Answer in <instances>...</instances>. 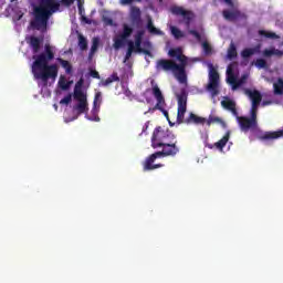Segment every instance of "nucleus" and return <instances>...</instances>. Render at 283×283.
Returning a JSON list of instances; mask_svg holds the SVG:
<instances>
[{"label":"nucleus","mask_w":283,"mask_h":283,"mask_svg":"<svg viewBox=\"0 0 283 283\" xmlns=\"http://www.w3.org/2000/svg\"><path fill=\"white\" fill-rule=\"evenodd\" d=\"M39 3L33 6V20H31V28L45 34L48 32V23L52 14L61 12V6L70 8L74 0H38Z\"/></svg>","instance_id":"1"},{"label":"nucleus","mask_w":283,"mask_h":283,"mask_svg":"<svg viewBox=\"0 0 283 283\" xmlns=\"http://www.w3.org/2000/svg\"><path fill=\"white\" fill-rule=\"evenodd\" d=\"M168 55L171 59H177L179 63L169 59H159L156 62L157 72H171L179 83H187V65H189V57L182 54V49L180 48L170 49Z\"/></svg>","instance_id":"2"},{"label":"nucleus","mask_w":283,"mask_h":283,"mask_svg":"<svg viewBox=\"0 0 283 283\" xmlns=\"http://www.w3.org/2000/svg\"><path fill=\"white\" fill-rule=\"evenodd\" d=\"M34 62L32 64L33 76L39 81L44 82L48 85V81L52 78L56 81L59 76V66L56 64H49L54 59V51L50 44H45L44 52L33 56Z\"/></svg>","instance_id":"3"},{"label":"nucleus","mask_w":283,"mask_h":283,"mask_svg":"<svg viewBox=\"0 0 283 283\" xmlns=\"http://www.w3.org/2000/svg\"><path fill=\"white\" fill-rule=\"evenodd\" d=\"M161 150L156 151L148 156L143 164L144 171H154V169H160V167H165L163 164H155L157 158H174L180 154V147H178L177 142H167L161 146Z\"/></svg>","instance_id":"4"},{"label":"nucleus","mask_w":283,"mask_h":283,"mask_svg":"<svg viewBox=\"0 0 283 283\" xmlns=\"http://www.w3.org/2000/svg\"><path fill=\"white\" fill-rule=\"evenodd\" d=\"M83 83H85V80L81 77L74 87L73 98L77 101V104L73 106V113L76 114L75 118H78L82 114H87V112H90L87 95L83 92ZM75 118H73V120H75Z\"/></svg>","instance_id":"5"},{"label":"nucleus","mask_w":283,"mask_h":283,"mask_svg":"<svg viewBox=\"0 0 283 283\" xmlns=\"http://www.w3.org/2000/svg\"><path fill=\"white\" fill-rule=\"evenodd\" d=\"M174 140H176V135L169 128L157 126L153 132L151 147L153 149H160L163 144L172 143Z\"/></svg>","instance_id":"6"},{"label":"nucleus","mask_w":283,"mask_h":283,"mask_svg":"<svg viewBox=\"0 0 283 283\" xmlns=\"http://www.w3.org/2000/svg\"><path fill=\"white\" fill-rule=\"evenodd\" d=\"M209 83L207 85V91L210 92L212 98H216L218 94H220V91L218 90L220 85V73H218V70L213 64L209 63Z\"/></svg>","instance_id":"7"},{"label":"nucleus","mask_w":283,"mask_h":283,"mask_svg":"<svg viewBox=\"0 0 283 283\" xmlns=\"http://www.w3.org/2000/svg\"><path fill=\"white\" fill-rule=\"evenodd\" d=\"M153 85V96L156 98L157 104L155 105L154 109H158L160 113L164 114L165 118H167L170 127H174V123L169 120V112L165 109V96H163V91H160V87H158V84H154V81L151 82Z\"/></svg>","instance_id":"8"},{"label":"nucleus","mask_w":283,"mask_h":283,"mask_svg":"<svg viewBox=\"0 0 283 283\" xmlns=\"http://www.w3.org/2000/svg\"><path fill=\"white\" fill-rule=\"evenodd\" d=\"M222 17L224 21H229V23H235V21H247L249 17L247 13L240 11L239 9H224L222 11Z\"/></svg>","instance_id":"9"},{"label":"nucleus","mask_w":283,"mask_h":283,"mask_svg":"<svg viewBox=\"0 0 283 283\" xmlns=\"http://www.w3.org/2000/svg\"><path fill=\"white\" fill-rule=\"evenodd\" d=\"M237 120L242 132H254V129H258V119L255 117L238 116Z\"/></svg>","instance_id":"10"},{"label":"nucleus","mask_w":283,"mask_h":283,"mask_svg":"<svg viewBox=\"0 0 283 283\" xmlns=\"http://www.w3.org/2000/svg\"><path fill=\"white\" fill-rule=\"evenodd\" d=\"M172 14H176V17H182L185 24L187 28L191 25V21H193V12L185 10L182 7H174L171 9Z\"/></svg>","instance_id":"11"},{"label":"nucleus","mask_w":283,"mask_h":283,"mask_svg":"<svg viewBox=\"0 0 283 283\" xmlns=\"http://www.w3.org/2000/svg\"><path fill=\"white\" fill-rule=\"evenodd\" d=\"M27 43H29L33 54H39V52L41 51V45H43V36L38 38L31 35L27 39Z\"/></svg>","instance_id":"12"},{"label":"nucleus","mask_w":283,"mask_h":283,"mask_svg":"<svg viewBox=\"0 0 283 283\" xmlns=\"http://www.w3.org/2000/svg\"><path fill=\"white\" fill-rule=\"evenodd\" d=\"M207 118L200 117L195 113H189V116L185 120V125H205Z\"/></svg>","instance_id":"13"},{"label":"nucleus","mask_w":283,"mask_h":283,"mask_svg":"<svg viewBox=\"0 0 283 283\" xmlns=\"http://www.w3.org/2000/svg\"><path fill=\"white\" fill-rule=\"evenodd\" d=\"M130 21L133 25H140L143 23V20L140 19V8L138 7H132L130 8Z\"/></svg>","instance_id":"14"},{"label":"nucleus","mask_w":283,"mask_h":283,"mask_svg":"<svg viewBox=\"0 0 283 283\" xmlns=\"http://www.w3.org/2000/svg\"><path fill=\"white\" fill-rule=\"evenodd\" d=\"M245 94L251 98L252 104L260 105V103H262V93H260V91L245 90Z\"/></svg>","instance_id":"15"},{"label":"nucleus","mask_w":283,"mask_h":283,"mask_svg":"<svg viewBox=\"0 0 283 283\" xmlns=\"http://www.w3.org/2000/svg\"><path fill=\"white\" fill-rule=\"evenodd\" d=\"M205 124L208 127H211V125H220L221 127H227V123H224L222 118L213 115H210L208 118H206Z\"/></svg>","instance_id":"16"},{"label":"nucleus","mask_w":283,"mask_h":283,"mask_svg":"<svg viewBox=\"0 0 283 283\" xmlns=\"http://www.w3.org/2000/svg\"><path fill=\"white\" fill-rule=\"evenodd\" d=\"M283 130H276V132H265L261 136V140H275L277 138H282Z\"/></svg>","instance_id":"17"},{"label":"nucleus","mask_w":283,"mask_h":283,"mask_svg":"<svg viewBox=\"0 0 283 283\" xmlns=\"http://www.w3.org/2000/svg\"><path fill=\"white\" fill-rule=\"evenodd\" d=\"M222 107L224 109H228L229 112H232L233 116H238V109L235 108V102L232 99H223L221 102Z\"/></svg>","instance_id":"18"},{"label":"nucleus","mask_w":283,"mask_h":283,"mask_svg":"<svg viewBox=\"0 0 283 283\" xmlns=\"http://www.w3.org/2000/svg\"><path fill=\"white\" fill-rule=\"evenodd\" d=\"M187 92L182 91L180 94L177 95V105L178 108L187 109Z\"/></svg>","instance_id":"19"},{"label":"nucleus","mask_w":283,"mask_h":283,"mask_svg":"<svg viewBox=\"0 0 283 283\" xmlns=\"http://www.w3.org/2000/svg\"><path fill=\"white\" fill-rule=\"evenodd\" d=\"M227 59H229V61H233V59H238V48L233 42H231L228 48Z\"/></svg>","instance_id":"20"},{"label":"nucleus","mask_w":283,"mask_h":283,"mask_svg":"<svg viewBox=\"0 0 283 283\" xmlns=\"http://www.w3.org/2000/svg\"><path fill=\"white\" fill-rule=\"evenodd\" d=\"M145 34V31H137V33L135 34V49L136 52L143 50V48H140V45H143V36Z\"/></svg>","instance_id":"21"},{"label":"nucleus","mask_w":283,"mask_h":283,"mask_svg":"<svg viewBox=\"0 0 283 283\" xmlns=\"http://www.w3.org/2000/svg\"><path fill=\"white\" fill-rule=\"evenodd\" d=\"M132 34H134V28H132L129 24L124 23L123 24V31H122V39H129V36H132Z\"/></svg>","instance_id":"22"},{"label":"nucleus","mask_w":283,"mask_h":283,"mask_svg":"<svg viewBox=\"0 0 283 283\" xmlns=\"http://www.w3.org/2000/svg\"><path fill=\"white\" fill-rule=\"evenodd\" d=\"M57 63H60V65L63 67V70H65L66 74H72L73 67H72V63H70V61L63 60L62 57H57Z\"/></svg>","instance_id":"23"},{"label":"nucleus","mask_w":283,"mask_h":283,"mask_svg":"<svg viewBox=\"0 0 283 283\" xmlns=\"http://www.w3.org/2000/svg\"><path fill=\"white\" fill-rule=\"evenodd\" d=\"M229 138H230V134L227 133L219 142L214 144V147L221 150L224 149V147H227V143H229Z\"/></svg>","instance_id":"24"},{"label":"nucleus","mask_w":283,"mask_h":283,"mask_svg":"<svg viewBox=\"0 0 283 283\" xmlns=\"http://www.w3.org/2000/svg\"><path fill=\"white\" fill-rule=\"evenodd\" d=\"M256 52H258V49L255 48L243 49L241 51V56L244 60L251 59V56H253V54H256Z\"/></svg>","instance_id":"25"},{"label":"nucleus","mask_w":283,"mask_h":283,"mask_svg":"<svg viewBox=\"0 0 283 283\" xmlns=\"http://www.w3.org/2000/svg\"><path fill=\"white\" fill-rule=\"evenodd\" d=\"M120 81V77H118V73H113L109 77H107L105 81L102 82V85L104 87H107V85H112L114 82Z\"/></svg>","instance_id":"26"},{"label":"nucleus","mask_w":283,"mask_h":283,"mask_svg":"<svg viewBox=\"0 0 283 283\" xmlns=\"http://www.w3.org/2000/svg\"><path fill=\"white\" fill-rule=\"evenodd\" d=\"M185 114H187V108H177L178 125H182V124H185V120H187V118H185Z\"/></svg>","instance_id":"27"},{"label":"nucleus","mask_w":283,"mask_h":283,"mask_svg":"<svg viewBox=\"0 0 283 283\" xmlns=\"http://www.w3.org/2000/svg\"><path fill=\"white\" fill-rule=\"evenodd\" d=\"M259 35L264 36L265 39H280L275 32L266 31V30H259Z\"/></svg>","instance_id":"28"},{"label":"nucleus","mask_w":283,"mask_h":283,"mask_svg":"<svg viewBox=\"0 0 283 283\" xmlns=\"http://www.w3.org/2000/svg\"><path fill=\"white\" fill-rule=\"evenodd\" d=\"M147 30H148V32H149L150 34H157V35L163 34V31H160L159 29H157L156 27H154V22L151 21V19L148 20Z\"/></svg>","instance_id":"29"},{"label":"nucleus","mask_w":283,"mask_h":283,"mask_svg":"<svg viewBox=\"0 0 283 283\" xmlns=\"http://www.w3.org/2000/svg\"><path fill=\"white\" fill-rule=\"evenodd\" d=\"M98 101H101V93H96L93 102V114H98V109H101V104H98Z\"/></svg>","instance_id":"30"},{"label":"nucleus","mask_w":283,"mask_h":283,"mask_svg":"<svg viewBox=\"0 0 283 283\" xmlns=\"http://www.w3.org/2000/svg\"><path fill=\"white\" fill-rule=\"evenodd\" d=\"M274 94L282 95L283 94V80L279 78L276 83L273 84Z\"/></svg>","instance_id":"31"},{"label":"nucleus","mask_w":283,"mask_h":283,"mask_svg":"<svg viewBox=\"0 0 283 283\" xmlns=\"http://www.w3.org/2000/svg\"><path fill=\"white\" fill-rule=\"evenodd\" d=\"M78 48L82 51L87 50V39L83 34H78Z\"/></svg>","instance_id":"32"},{"label":"nucleus","mask_w":283,"mask_h":283,"mask_svg":"<svg viewBox=\"0 0 283 283\" xmlns=\"http://www.w3.org/2000/svg\"><path fill=\"white\" fill-rule=\"evenodd\" d=\"M170 30L175 39H185V33H182L177 27H171Z\"/></svg>","instance_id":"33"},{"label":"nucleus","mask_w":283,"mask_h":283,"mask_svg":"<svg viewBox=\"0 0 283 283\" xmlns=\"http://www.w3.org/2000/svg\"><path fill=\"white\" fill-rule=\"evenodd\" d=\"M126 41H127L126 39H123V35H119L118 38H116L115 41H114L115 50H120V48L123 45H125Z\"/></svg>","instance_id":"34"},{"label":"nucleus","mask_w":283,"mask_h":283,"mask_svg":"<svg viewBox=\"0 0 283 283\" xmlns=\"http://www.w3.org/2000/svg\"><path fill=\"white\" fill-rule=\"evenodd\" d=\"M77 8H78V13L81 14V17H83V21H85V23H90V19L85 18V9L83 8V2L81 0H77Z\"/></svg>","instance_id":"35"},{"label":"nucleus","mask_w":283,"mask_h":283,"mask_svg":"<svg viewBox=\"0 0 283 283\" xmlns=\"http://www.w3.org/2000/svg\"><path fill=\"white\" fill-rule=\"evenodd\" d=\"M59 85L61 87V90H70V82H67L65 80V77L61 76L60 81H59Z\"/></svg>","instance_id":"36"},{"label":"nucleus","mask_w":283,"mask_h":283,"mask_svg":"<svg viewBox=\"0 0 283 283\" xmlns=\"http://www.w3.org/2000/svg\"><path fill=\"white\" fill-rule=\"evenodd\" d=\"M247 82V76H242L241 78L237 80L235 84L232 86V90H238V87H242Z\"/></svg>","instance_id":"37"},{"label":"nucleus","mask_w":283,"mask_h":283,"mask_svg":"<svg viewBox=\"0 0 283 283\" xmlns=\"http://www.w3.org/2000/svg\"><path fill=\"white\" fill-rule=\"evenodd\" d=\"M258 107H260V104H252V107L250 111V116H252V118L258 119Z\"/></svg>","instance_id":"38"},{"label":"nucleus","mask_w":283,"mask_h":283,"mask_svg":"<svg viewBox=\"0 0 283 283\" xmlns=\"http://www.w3.org/2000/svg\"><path fill=\"white\" fill-rule=\"evenodd\" d=\"M255 65H256V67H259V70H264V67H266V60L258 59L255 61Z\"/></svg>","instance_id":"39"},{"label":"nucleus","mask_w":283,"mask_h":283,"mask_svg":"<svg viewBox=\"0 0 283 283\" xmlns=\"http://www.w3.org/2000/svg\"><path fill=\"white\" fill-rule=\"evenodd\" d=\"M70 103H72V94L66 95L60 101L61 105H70Z\"/></svg>","instance_id":"40"},{"label":"nucleus","mask_w":283,"mask_h":283,"mask_svg":"<svg viewBox=\"0 0 283 283\" xmlns=\"http://www.w3.org/2000/svg\"><path fill=\"white\" fill-rule=\"evenodd\" d=\"M189 34H191L192 36H195V39L197 41H202V35L200 34V32L196 31V30H189Z\"/></svg>","instance_id":"41"},{"label":"nucleus","mask_w":283,"mask_h":283,"mask_svg":"<svg viewBox=\"0 0 283 283\" xmlns=\"http://www.w3.org/2000/svg\"><path fill=\"white\" fill-rule=\"evenodd\" d=\"M202 48L206 54H211V45L209 44V42H203Z\"/></svg>","instance_id":"42"},{"label":"nucleus","mask_w":283,"mask_h":283,"mask_svg":"<svg viewBox=\"0 0 283 283\" xmlns=\"http://www.w3.org/2000/svg\"><path fill=\"white\" fill-rule=\"evenodd\" d=\"M104 25H114V20L109 17H103Z\"/></svg>","instance_id":"43"},{"label":"nucleus","mask_w":283,"mask_h":283,"mask_svg":"<svg viewBox=\"0 0 283 283\" xmlns=\"http://www.w3.org/2000/svg\"><path fill=\"white\" fill-rule=\"evenodd\" d=\"M96 50H98V40L95 39L91 46V56H92V54H94V52H96Z\"/></svg>","instance_id":"44"},{"label":"nucleus","mask_w":283,"mask_h":283,"mask_svg":"<svg viewBox=\"0 0 283 283\" xmlns=\"http://www.w3.org/2000/svg\"><path fill=\"white\" fill-rule=\"evenodd\" d=\"M90 76H92V78L101 80V74L96 70H91L90 71Z\"/></svg>","instance_id":"45"},{"label":"nucleus","mask_w":283,"mask_h":283,"mask_svg":"<svg viewBox=\"0 0 283 283\" xmlns=\"http://www.w3.org/2000/svg\"><path fill=\"white\" fill-rule=\"evenodd\" d=\"M134 1L136 3H140V1H143V0H122V6H132V3H134Z\"/></svg>","instance_id":"46"},{"label":"nucleus","mask_w":283,"mask_h":283,"mask_svg":"<svg viewBox=\"0 0 283 283\" xmlns=\"http://www.w3.org/2000/svg\"><path fill=\"white\" fill-rule=\"evenodd\" d=\"M264 56H273L274 55V49H265L263 51Z\"/></svg>","instance_id":"47"},{"label":"nucleus","mask_w":283,"mask_h":283,"mask_svg":"<svg viewBox=\"0 0 283 283\" xmlns=\"http://www.w3.org/2000/svg\"><path fill=\"white\" fill-rule=\"evenodd\" d=\"M238 80H235V75H228V83H230V85H235Z\"/></svg>","instance_id":"48"},{"label":"nucleus","mask_w":283,"mask_h":283,"mask_svg":"<svg viewBox=\"0 0 283 283\" xmlns=\"http://www.w3.org/2000/svg\"><path fill=\"white\" fill-rule=\"evenodd\" d=\"M128 51L136 52V44H134V41H128Z\"/></svg>","instance_id":"49"},{"label":"nucleus","mask_w":283,"mask_h":283,"mask_svg":"<svg viewBox=\"0 0 283 283\" xmlns=\"http://www.w3.org/2000/svg\"><path fill=\"white\" fill-rule=\"evenodd\" d=\"M132 54H134V51H126V55L124 57V63H127V61H129V59H132Z\"/></svg>","instance_id":"50"},{"label":"nucleus","mask_w":283,"mask_h":283,"mask_svg":"<svg viewBox=\"0 0 283 283\" xmlns=\"http://www.w3.org/2000/svg\"><path fill=\"white\" fill-rule=\"evenodd\" d=\"M138 52L142 54H145L146 56H150V57L154 56V54H151V51L146 49H140Z\"/></svg>","instance_id":"51"},{"label":"nucleus","mask_w":283,"mask_h":283,"mask_svg":"<svg viewBox=\"0 0 283 283\" xmlns=\"http://www.w3.org/2000/svg\"><path fill=\"white\" fill-rule=\"evenodd\" d=\"M281 44L283 45V41ZM274 56H283V51H280L279 49H274Z\"/></svg>","instance_id":"52"},{"label":"nucleus","mask_w":283,"mask_h":283,"mask_svg":"<svg viewBox=\"0 0 283 283\" xmlns=\"http://www.w3.org/2000/svg\"><path fill=\"white\" fill-rule=\"evenodd\" d=\"M227 75H233V64H230L227 69Z\"/></svg>","instance_id":"53"},{"label":"nucleus","mask_w":283,"mask_h":283,"mask_svg":"<svg viewBox=\"0 0 283 283\" xmlns=\"http://www.w3.org/2000/svg\"><path fill=\"white\" fill-rule=\"evenodd\" d=\"M124 94H125V96H127V98H132V96H134V94L132 93V91H129V88H126L124 91Z\"/></svg>","instance_id":"54"},{"label":"nucleus","mask_w":283,"mask_h":283,"mask_svg":"<svg viewBox=\"0 0 283 283\" xmlns=\"http://www.w3.org/2000/svg\"><path fill=\"white\" fill-rule=\"evenodd\" d=\"M224 3H227V6H229L230 8H233L234 3L233 0H223Z\"/></svg>","instance_id":"55"},{"label":"nucleus","mask_w":283,"mask_h":283,"mask_svg":"<svg viewBox=\"0 0 283 283\" xmlns=\"http://www.w3.org/2000/svg\"><path fill=\"white\" fill-rule=\"evenodd\" d=\"M149 129V122H147L143 127V133L147 132Z\"/></svg>","instance_id":"56"},{"label":"nucleus","mask_w":283,"mask_h":283,"mask_svg":"<svg viewBox=\"0 0 283 283\" xmlns=\"http://www.w3.org/2000/svg\"><path fill=\"white\" fill-rule=\"evenodd\" d=\"M91 120H95L96 123H98L101 120V117L96 116L95 118H91Z\"/></svg>","instance_id":"57"},{"label":"nucleus","mask_w":283,"mask_h":283,"mask_svg":"<svg viewBox=\"0 0 283 283\" xmlns=\"http://www.w3.org/2000/svg\"><path fill=\"white\" fill-rule=\"evenodd\" d=\"M263 105H269V102H263Z\"/></svg>","instance_id":"58"},{"label":"nucleus","mask_w":283,"mask_h":283,"mask_svg":"<svg viewBox=\"0 0 283 283\" xmlns=\"http://www.w3.org/2000/svg\"><path fill=\"white\" fill-rule=\"evenodd\" d=\"M11 1V3H14V1H17V0H10Z\"/></svg>","instance_id":"59"},{"label":"nucleus","mask_w":283,"mask_h":283,"mask_svg":"<svg viewBox=\"0 0 283 283\" xmlns=\"http://www.w3.org/2000/svg\"><path fill=\"white\" fill-rule=\"evenodd\" d=\"M22 17H23V15H20L18 19L21 20Z\"/></svg>","instance_id":"60"}]
</instances>
